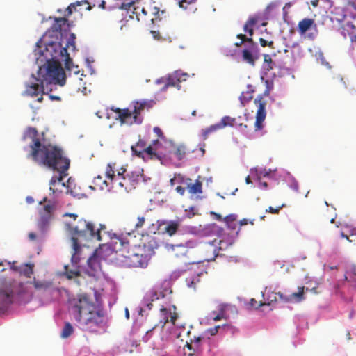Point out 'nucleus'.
Instances as JSON below:
<instances>
[{
	"label": "nucleus",
	"instance_id": "1",
	"mask_svg": "<svg viewBox=\"0 0 356 356\" xmlns=\"http://www.w3.org/2000/svg\"><path fill=\"white\" fill-rule=\"evenodd\" d=\"M70 312L83 331L97 334L106 327L104 310L97 306L86 293L77 294L71 300Z\"/></svg>",
	"mask_w": 356,
	"mask_h": 356
},
{
	"label": "nucleus",
	"instance_id": "2",
	"mask_svg": "<svg viewBox=\"0 0 356 356\" xmlns=\"http://www.w3.org/2000/svg\"><path fill=\"white\" fill-rule=\"evenodd\" d=\"M30 156L39 165L53 170L67 171L70 161L63 149L48 142L44 135H33Z\"/></svg>",
	"mask_w": 356,
	"mask_h": 356
},
{
	"label": "nucleus",
	"instance_id": "3",
	"mask_svg": "<svg viewBox=\"0 0 356 356\" xmlns=\"http://www.w3.org/2000/svg\"><path fill=\"white\" fill-rule=\"evenodd\" d=\"M40 54L47 62L44 80L51 83L64 86L66 75L61 66V62H65V69H70V64H72V60L66 47L60 42H51L46 44L44 50L40 51Z\"/></svg>",
	"mask_w": 356,
	"mask_h": 356
},
{
	"label": "nucleus",
	"instance_id": "4",
	"mask_svg": "<svg viewBox=\"0 0 356 356\" xmlns=\"http://www.w3.org/2000/svg\"><path fill=\"white\" fill-rule=\"evenodd\" d=\"M64 217L70 219L65 222L67 230L72 235V247L77 251L80 248L79 240L92 241L95 224L83 218H79L74 213H65Z\"/></svg>",
	"mask_w": 356,
	"mask_h": 356
},
{
	"label": "nucleus",
	"instance_id": "5",
	"mask_svg": "<svg viewBox=\"0 0 356 356\" xmlns=\"http://www.w3.org/2000/svg\"><path fill=\"white\" fill-rule=\"evenodd\" d=\"M154 100H138L132 102L129 108H120L113 106L111 110L118 114L116 120L121 124L131 126L132 124H140L143 121L142 115L145 110L149 111L154 106Z\"/></svg>",
	"mask_w": 356,
	"mask_h": 356
},
{
	"label": "nucleus",
	"instance_id": "6",
	"mask_svg": "<svg viewBox=\"0 0 356 356\" xmlns=\"http://www.w3.org/2000/svg\"><path fill=\"white\" fill-rule=\"evenodd\" d=\"M108 239L113 241L112 245L116 250L118 248V245L127 248V246L133 243V238H131V233H127L125 235L122 234L118 235L108 231L105 225L99 224L97 228L95 226L92 241H106Z\"/></svg>",
	"mask_w": 356,
	"mask_h": 356
},
{
	"label": "nucleus",
	"instance_id": "7",
	"mask_svg": "<svg viewBox=\"0 0 356 356\" xmlns=\"http://www.w3.org/2000/svg\"><path fill=\"white\" fill-rule=\"evenodd\" d=\"M174 147L175 143L167 139L165 135H158V138L152 140L146 149L148 159L162 161L172 152Z\"/></svg>",
	"mask_w": 356,
	"mask_h": 356
},
{
	"label": "nucleus",
	"instance_id": "8",
	"mask_svg": "<svg viewBox=\"0 0 356 356\" xmlns=\"http://www.w3.org/2000/svg\"><path fill=\"white\" fill-rule=\"evenodd\" d=\"M241 41L236 42L234 45L240 47L245 42L248 43L247 47L242 51L243 60L251 65H254L255 61L259 58V48L252 38H248L245 35L240 33L236 35Z\"/></svg>",
	"mask_w": 356,
	"mask_h": 356
},
{
	"label": "nucleus",
	"instance_id": "9",
	"mask_svg": "<svg viewBox=\"0 0 356 356\" xmlns=\"http://www.w3.org/2000/svg\"><path fill=\"white\" fill-rule=\"evenodd\" d=\"M234 243V240L229 239L228 241H225L224 238L217 241L216 240H213L211 242L204 243L200 246V251L202 252L204 256V260L205 261H211L213 260L216 257L218 254V248L217 245H219V249L225 250L228 248V246L232 245Z\"/></svg>",
	"mask_w": 356,
	"mask_h": 356
},
{
	"label": "nucleus",
	"instance_id": "10",
	"mask_svg": "<svg viewBox=\"0 0 356 356\" xmlns=\"http://www.w3.org/2000/svg\"><path fill=\"white\" fill-rule=\"evenodd\" d=\"M116 251L122 252L121 254L124 258L123 261L129 267L136 268L147 266L145 261L140 258L139 254L134 252V249L131 245H128L127 248L118 246Z\"/></svg>",
	"mask_w": 356,
	"mask_h": 356
},
{
	"label": "nucleus",
	"instance_id": "11",
	"mask_svg": "<svg viewBox=\"0 0 356 356\" xmlns=\"http://www.w3.org/2000/svg\"><path fill=\"white\" fill-rule=\"evenodd\" d=\"M254 104L257 107V111L256 114V121H255V127L256 131H259L263 127V122L266 118V102L264 100V98L261 95L257 96V97L254 99Z\"/></svg>",
	"mask_w": 356,
	"mask_h": 356
},
{
	"label": "nucleus",
	"instance_id": "12",
	"mask_svg": "<svg viewBox=\"0 0 356 356\" xmlns=\"http://www.w3.org/2000/svg\"><path fill=\"white\" fill-rule=\"evenodd\" d=\"M157 230L159 234H168L170 236L176 234L180 227V222L179 220H158L157 221Z\"/></svg>",
	"mask_w": 356,
	"mask_h": 356
},
{
	"label": "nucleus",
	"instance_id": "13",
	"mask_svg": "<svg viewBox=\"0 0 356 356\" xmlns=\"http://www.w3.org/2000/svg\"><path fill=\"white\" fill-rule=\"evenodd\" d=\"M131 238H133V243H131V247L134 249V252L139 254L140 258L144 260L147 265L148 261L154 254L153 248L149 245L145 243L136 245L135 244L136 236L131 235Z\"/></svg>",
	"mask_w": 356,
	"mask_h": 356
},
{
	"label": "nucleus",
	"instance_id": "14",
	"mask_svg": "<svg viewBox=\"0 0 356 356\" xmlns=\"http://www.w3.org/2000/svg\"><path fill=\"white\" fill-rule=\"evenodd\" d=\"M36 81L38 83H31L26 84V90L25 94L31 96V97H37L39 95H40V97H39L37 99V101L38 102H42L43 100L42 95L44 94V85H43V80H39L38 79H36Z\"/></svg>",
	"mask_w": 356,
	"mask_h": 356
},
{
	"label": "nucleus",
	"instance_id": "15",
	"mask_svg": "<svg viewBox=\"0 0 356 356\" xmlns=\"http://www.w3.org/2000/svg\"><path fill=\"white\" fill-rule=\"evenodd\" d=\"M172 252L174 256L177 259H180L181 263L184 264L185 266L193 265L199 263V261L191 260L187 256V253L188 252L187 247L182 244L173 246Z\"/></svg>",
	"mask_w": 356,
	"mask_h": 356
},
{
	"label": "nucleus",
	"instance_id": "16",
	"mask_svg": "<svg viewBox=\"0 0 356 356\" xmlns=\"http://www.w3.org/2000/svg\"><path fill=\"white\" fill-rule=\"evenodd\" d=\"M172 308L174 309L173 312L171 311V309H167L163 307L160 309L161 319L159 324L161 327H163L168 322H171L173 325L175 324L178 315L176 312V307L173 305Z\"/></svg>",
	"mask_w": 356,
	"mask_h": 356
},
{
	"label": "nucleus",
	"instance_id": "17",
	"mask_svg": "<svg viewBox=\"0 0 356 356\" xmlns=\"http://www.w3.org/2000/svg\"><path fill=\"white\" fill-rule=\"evenodd\" d=\"M120 8L127 11L130 19H136L137 21L140 20L139 13L136 12V10H140V6L136 5L134 0L130 1H123Z\"/></svg>",
	"mask_w": 356,
	"mask_h": 356
},
{
	"label": "nucleus",
	"instance_id": "18",
	"mask_svg": "<svg viewBox=\"0 0 356 356\" xmlns=\"http://www.w3.org/2000/svg\"><path fill=\"white\" fill-rule=\"evenodd\" d=\"M148 145L146 141L143 139H139L138 141L134 145H131V149L134 155L143 160L148 159V156L146 153V149Z\"/></svg>",
	"mask_w": 356,
	"mask_h": 356
},
{
	"label": "nucleus",
	"instance_id": "19",
	"mask_svg": "<svg viewBox=\"0 0 356 356\" xmlns=\"http://www.w3.org/2000/svg\"><path fill=\"white\" fill-rule=\"evenodd\" d=\"M203 338L200 336H193L190 339V342H186L185 346L189 350L193 352L188 353V356H193L195 354H199L202 351L201 343Z\"/></svg>",
	"mask_w": 356,
	"mask_h": 356
},
{
	"label": "nucleus",
	"instance_id": "20",
	"mask_svg": "<svg viewBox=\"0 0 356 356\" xmlns=\"http://www.w3.org/2000/svg\"><path fill=\"white\" fill-rule=\"evenodd\" d=\"M234 124L235 119L232 118L229 116H225L224 118H222L220 122L213 124L210 126L208 129H207L204 131V134H210L211 132L216 131L227 126L234 127Z\"/></svg>",
	"mask_w": 356,
	"mask_h": 356
},
{
	"label": "nucleus",
	"instance_id": "21",
	"mask_svg": "<svg viewBox=\"0 0 356 356\" xmlns=\"http://www.w3.org/2000/svg\"><path fill=\"white\" fill-rule=\"evenodd\" d=\"M311 29H316V24L315 23L314 19L311 18H304L298 22V31L301 35H305L307 31Z\"/></svg>",
	"mask_w": 356,
	"mask_h": 356
},
{
	"label": "nucleus",
	"instance_id": "22",
	"mask_svg": "<svg viewBox=\"0 0 356 356\" xmlns=\"http://www.w3.org/2000/svg\"><path fill=\"white\" fill-rule=\"evenodd\" d=\"M90 188L93 190L109 191L112 186L111 181H108L104 179V178L102 176L98 175L97 177L94 178L93 186H91Z\"/></svg>",
	"mask_w": 356,
	"mask_h": 356
},
{
	"label": "nucleus",
	"instance_id": "23",
	"mask_svg": "<svg viewBox=\"0 0 356 356\" xmlns=\"http://www.w3.org/2000/svg\"><path fill=\"white\" fill-rule=\"evenodd\" d=\"M58 172V176H53L49 181V190L53 193H56L58 188L56 187V184H61L62 186H65V184L63 182L64 178L67 175V171L56 170Z\"/></svg>",
	"mask_w": 356,
	"mask_h": 356
},
{
	"label": "nucleus",
	"instance_id": "24",
	"mask_svg": "<svg viewBox=\"0 0 356 356\" xmlns=\"http://www.w3.org/2000/svg\"><path fill=\"white\" fill-rule=\"evenodd\" d=\"M12 291L0 290V311L6 309L13 302Z\"/></svg>",
	"mask_w": 356,
	"mask_h": 356
},
{
	"label": "nucleus",
	"instance_id": "25",
	"mask_svg": "<svg viewBox=\"0 0 356 356\" xmlns=\"http://www.w3.org/2000/svg\"><path fill=\"white\" fill-rule=\"evenodd\" d=\"M356 27L352 23H346L342 28V33L346 38L348 33V37L352 43L356 44Z\"/></svg>",
	"mask_w": 356,
	"mask_h": 356
},
{
	"label": "nucleus",
	"instance_id": "26",
	"mask_svg": "<svg viewBox=\"0 0 356 356\" xmlns=\"http://www.w3.org/2000/svg\"><path fill=\"white\" fill-rule=\"evenodd\" d=\"M298 291L296 293H293L288 298H286V302H300L301 301L305 300L304 293L305 291H308V288H305V286H299L298 288Z\"/></svg>",
	"mask_w": 356,
	"mask_h": 356
},
{
	"label": "nucleus",
	"instance_id": "27",
	"mask_svg": "<svg viewBox=\"0 0 356 356\" xmlns=\"http://www.w3.org/2000/svg\"><path fill=\"white\" fill-rule=\"evenodd\" d=\"M65 24L69 26L68 20L65 17L55 18V22L51 26V31L54 33H60L63 31V26Z\"/></svg>",
	"mask_w": 356,
	"mask_h": 356
},
{
	"label": "nucleus",
	"instance_id": "28",
	"mask_svg": "<svg viewBox=\"0 0 356 356\" xmlns=\"http://www.w3.org/2000/svg\"><path fill=\"white\" fill-rule=\"evenodd\" d=\"M181 78L180 74L176 72L174 74L170 75L168 78L167 83L165 86V88L168 87H177L178 89H180L181 86Z\"/></svg>",
	"mask_w": 356,
	"mask_h": 356
},
{
	"label": "nucleus",
	"instance_id": "29",
	"mask_svg": "<svg viewBox=\"0 0 356 356\" xmlns=\"http://www.w3.org/2000/svg\"><path fill=\"white\" fill-rule=\"evenodd\" d=\"M40 220L38 222V225L41 229H44L49 222V221L51 220L53 214L45 211L40 209Z\"/></svg>",
	"mask_w": 356,
	"mask_h": 356
},
{
	"label": "nucleus",
	"instance_id": "30",
	"mask_svg": "<svg viewBox=\"0 0 356 356\" xmlns=\"http://www.w3.org/2000/svg\"><path fill=\"white\" fill-rule=\"evenodd\" d=\"M188 152V148L184 144H180L179 145H176L175 144V147H172V150L171 153H173L178 160H181L186 155Z\"/></svg>",
	"mask_w": 356,
	"mask_h": 356
},
{
	"label": "nucleus",
	"instance_id": "31",
	"mask_svg": "<svg viewBox=\"0 0 356 356\" xmlns=\"http://www.w3.org/2000/svg\"><path fill=\"white\" fill-rule=\"evenodd\" d=\"M187 188L191 194H199L202 192V184L199 180H196L194 184L187 185Z\"/></svg>",
	"mask_w": 356,
	"mask_h": 356
},
{
	"label": "nucleus",
	"instance_id": "32",
	"mask_svg": "<svg viewBox=\"0 0 356 356\" xmlns=\"http://www.w3.org/2000/svg\"><path fill=\"white\" fill-rule=\"evenodd\" d=\"M83 4H89L88 2L86 0L81 1H76L74 3H71L66 10L67 13L65 14L66 16H70L73 10H76L77 6H80ZM92 9V6L90 5H88L87 7V10H90Z\"/></svg>",
	"mask_w": 356,
	"mask_h": 356
},
{
	"label": "nucleus",
	"instance_id": "33",
	"mask_svg": "<svg viewBox=\"0 0 356 356\" xmlns=\"http://www.w3.org/2000/svg\"><path fill=\"white\" fill-rule=\"evenodd\" d=\"M88 265L93 272H97L100 269L99 259L96 255L90 257L88 259Z\"/></svg>",
	"mask_w": 356,
	"mask_h": 356
},
{
	"label": "nucleus",
	"instance_id": "34",
	"mask_svg": "<svg viewBox=\"0 0 356 356\" xmlns=\"http://www.w3.org/2000/svg\"><path fill=\"white\" fill-rule=\"evenodd\" d=\"M253 90L243 92L239 97L241 104L244 106L253 98Z\"/></svg>",
	"mask_w": 356,
	"mask_h": 356
},
{
	"label": "nucleus",
	"instance_id": "35",
	"mask_svg": "<svg viewBox=\"0 0 356 356\" xmlns=\"http://www.w3.org/2000/svg\"><path fill=\"white\" fill-rule=\"evenodd\" d=\"M155 10H157V11L154 13L155 17L152 19L153 23H157L167 18L168 14L165 10L160 11L157 8H155Z\"/></svg>",
	"mask_w": 356,
	"mask_h": 356
},
{
	"label": "nucleus",
	"instance_id": "36",
	"mask_svg": "<svg viewBox=\"0 0 356 356\" xmlns=\"http://www.w3.org/2000/svg\"><path fill=\"white\" fill-rule=\"evenodd\" d=\"M74 332V328L70 323H65L60 334L62 338L69 337Z\"/></svg>",
	"mask_w": 356,
	"mask_h": 356
},
{
	"label": "nucleus",
	"instance_id": "37",
	"mask_svg": "<svg viewBox=\"0 0 356 356\" xmlns=\"http://www.w3.org/2000/svg\"><path fill=\"white\" fill-rule=\"evenodd\" d=\"M264 69L266 70L270 71L273 69L275 64L271 58V56L269 54L264 55Z\"/></svg>",
	"mask_w": 356,
	"mask_h": 356
},
{
	"label": "nucleus",
	"instance_id": "38",
	"mask_svg": "<svg viewBox=\"0 0 356 356\" xmlns=\"http://www.w3.org/2000/svg\"><path fill=\"white\" fill-rule=\"evenodd\" d=\"M211 318H212L213 320L215 321H218L222 318H225V308L222 306H221L217 314H216V312H212L211 314Z\"/></svg>",
	"mask_w": 356,
	"mask_h": 356
},
{
	"label": "nucleus",
	"instance_id": "39",
	"mask_svg": "<svg viewBox=\"0 0 356 356\" xmlns=\"http://www.w3.org/2000/svg\"><path fill=\"white\" fill-rule=\"evenodd\" d=\"M263 297H264V293H263ZM264 301L260 300V301L257 302V300H255V299L252 298L250 300V304L252 307H254L255 309H258L260 307L264 306V305H269L270 304V302L266 301L265 298H264Z\"/></svg>",
	"mask_w": 356,
	"mask_h": 356
},
{
	"label": "nucleus",
	"instance_id": "40",
	"mask_svg": "<svg viewBox=\"0 0 356 356\" xmlns=\"http://www.w3.org/2000/svg\"><path fill=\"white\" fill-rule=\"evenodd\" d=\"M106 175L108 179H110V181L112 183V181L114 180L115 174L114 170V166H113L111 164L108 163L106 168Z\"/></svg>",
	"mask_w": 356,
	"mask_h": 356
},
{
	"label": "nucleus",
	"instance_id": "41",
	"mask_svg": "<svg viewBox=\"0 0 356 356\" xmlns=\"http://www.w3.org/2000/svg\"><path fill=\"white\" fill-rule=\"evenodd\" d=\"M76 35L74 33H71L70 35V38L67 40V44L65 47L66 49H71L72 51H75L76 49V43H75Z\"/></svg>",
	"mask_w": 356,
	"mask_h": 356
},
{
	"label": "nucleus",
	"instance_id": "42",
	"mask_svg": "<svg viewBox=\"0 0 356 356\" xmlns=\"http://www.w3.org/2000/svg\"><path fill=\"white\" fill-rule=\"evenodd\" d=\"M65 274L68 279H72L78 277L80 275L79 271L75 270L69 269L67 266H65Z\"/></svg>",
	"mask_w": 356,
	"mask_h": 356
},
{
	"label": "nucleus",
	"instance_id": "43",
	"mask_svg": "<svg viewBox=\"0 0 356 356\" xmlns=\"http://www.w3.org/2000/svg\"><path fill=\"white\" fill-rule=\"evenodd\" d=\"M22 273L27 277H31L33 273V265L30 264H26L22 271Z\"/></svg>",
	"mask_w": 356,
	"mask_h": 356
},
{
	"label": "nucleus",
	"instance_id": "44",
	"mask_svg": "<svg viewBox=\"0 0 356 356\" xmlns=\"http://www.w3.org/2000/svg\"><path fill=\"white\" fill-rule=\"evenodd\" d=\"M317 56V60L318 61H320V63L324 65L325 67H326L327 69H331L332 68V66L330 65V63L327 62L323 55V54L322 52H319L316 55Z\"/></svg>",
	"mask_w": 356,
	"mask_h": 356
},
{
	"label": "nucleus",
	"instance_id": "45",
	"mask_svg": "<svg viewBox=\"0 0 356 356\" xmlns=\"http://www.w3.org/2000/svg\"><path fill=\"white\" fill-rule=\"evenodd\" d=\"M180 8L187 9L190 5L195 3L196 0H176Z\"/></svg>",
	"mask_w": 356,
	"mask_h": 356
},
{
	"label": "nucleus",
	"instance_id": "46",
	"mask_svg": "<svg viewBox=\"0 0 356 356\" xmlns=\"http://www.w3.org/2000/svg\"><path fill=\"white\" fill-rule=\"evenodd\" d=\"M346 10L351 12V17H355L356 16V4L353 1H348L346 6Z\"/></svg>",
	"mask_w": 356,
	"mask_h": 356
},
{
	"label": "nucleus",
	"instance_id": "47",
	"mask_svg": "<svg viewBox=\"0 0 356 356\" xmlns=\"http://www.w3.org/2000/svg\"><path fill=\"white\" fill-rule=\"evenodd\" d=\"M145 218L143 216H138L136 218V222L134 223L135 229L138 230L142 228L145 224Z\"/></svg>",
	"mask_w": 356,
	"mask_h": 356
},
{
	"label": "nucleus",
	"instance_id": "48",
	"mask_svg": "<svg viewBox=\"0 0 356 356\" xmlns=\"http://www.w3.org/2000/svg\"><path fill=\"white\" fill-rule=\"evenodd\" d=\"M33 284L36 289H47L49 286V284L48 283L35 280H34Z\"/></svg>",
	"mask_w": 356,
	"mask_h": 356
},
{
	"label": "nucleus",
	"instance_id": "49",
	"mask_svg": "<svg viewBox=\"0 0 356 356\" xmlns=\"http://www.w3.org/2000/svg\"><path fill=\"white\" fill-rule=\"evenodd\" d=\"M223 220L226 222L228 227H231V223L236 222V216L234 214H230L224 218Z\"/></svg>",
	"mask_w": 356,
	"mask_h": 356
},
{
	"label": "nucleus",
	"instance_id": "50",
	"mask_svg": "<svg viewBox=\"0 0 356 356\" xmlns=\"http://www.w3.org/2000/svg\"><path fill=\"white\" fill-rule=\"evenodd\" d=\"M259 42H260L261 46L263 47H269L271 49H274L275 48L274 47V42H273V40L267 41L265 39L261 38H259Z\"/></svg>",
	"mask_w": 356,
	"mask_h": 356
},
{
	"label": "nucleus",
	"instance_id": "51",
	"mask_svg": "<svg viewBox=\"0 0 356 356\" xmlns=\"http://www.w3.org/2000/svg\"><path fill=\"white\" fill-rule=\"evenodd\" d=\"M280 3L279 1H273L269 3L266 8V12L267 13H270L273 10L277 8L280 6Z\"/></svg>",
	"mask_w": 356,
	"mask_h": 356
},
{
	"label": "nucleus",
	"instance_id": "52",
	"mask_svg": "<svg viewBox=\"0 0 356 356\" xmlns=\"http://www.w3.org/2000/svg\"><path fill=\"white\" fill-rule=\"evenodd\" d=\"M161 294V293H159V294H158L156 291H149L148 296L151 299V301L152 302L154 301L155 300H158Z\"/></svg>",
	"mask_w": 356,
	"mask_h": 356
},
{
	"label": "nucleus",
	"instance_id": "53",
	"mask_svg": "<svg viewBox=\"0 0 356 356\" xmlns=\"http://www.w3.org/2000/svg\"><path fill=\"white\" fill-rule=\"evenodd\" d=\"M151 34L155 40H157L159 41L166 40L165 38H163L161 36L160 33L158 31H151Z\"/></svg>",
	"mask_w": 356,
	"mask_h": 356
},
{
	"label": "nucleus",
	"instance_id": "54",
	"mask_svg": "<svg viewBox=\"0 0 356 356\" xmlns=\"http://www.w3.org/2000/svg\"><path fill=\"white\" fill-rule=\"evenodd\" d=\"M66 70L70 72V74L73 72L74 74H78L79 73V70L78 65H74L73 63H72V64H70V68L66 69Z\"/></svg>",
	"mask_w": 356,
	"mask_h": 356
},
{
	"label": "nucleus",
	"instance_id": "55",
	"mask_svg": "<svg viewBox=\"0 0 356 356\" xmlns=\"http://www.w3.org/2000/svg\"><path fill=\"white\" fill-rule=\"evenodd\" d=\"M284 205L282 204V206L277 207L276 208H274L273 207H269L268 209H266V212H269L273 214H277L280 211V210L284 207Z\"/></svg>",
	"mask_w": 356,
	"mask_h": 356
},
{
	"label": "nucleus",
	"instance_id": "56",
	"mask_svg": "<svg viewBox=\"0 0 356 356\" xmlns=\"http://www.w3.org/2000/svg\"><path fill=\"white\" fill-rule=\"evenodd\" d=\"M341 12L340 13H336V15H338L337 17H336V20L339 22L343 21L347 15V14L344 13V10L343 9H341Z\"/></svg>",
	"mask_w": 356,
	"mask_h": 356
},
{
	"label": "nucleus",
	"instance_id": "57",
	"mask_svg": "<svg viewBox=\"0 0 356 356\" xmlns=\"http://www.w3.org/2000/svg\"><path fill=\"white\" fill-rule=\"evenodd\" d=\"M41 209L45 211H47L51 214H53V212H54V207L53 204H45L44 205Z\"/></svg>",
	"mask_w": 356,
	"mask_h": 356
},
{
	"label": "nucleus",
	"instance_id": "58",
	"mask_svg": "<svg viewBox=\"0 0 356 356\" xmlns=\"http://www.w3.org/2000/svg\"><path fill=\"white\" fill-rule=\"evenodd\" d=\"M257 23V19L254 18L249 19L245 24V29H247L248 27H253Z\"/></svg>",
	"mask_w": 356,
	"mask_h": 356
},
{
	"label": "nucleus",
	"instance_id": "59",
	"mask_svg": "<svg viewBox=\"0 0 356 356\" xmlns=\"http://www.w3.org/2000/svg\"><path fill=\"white\" fill-rule=\"evenodd\" d=\"M80 249H81V248H80L77 251H75V250L73 248V250H74V253H73V254H72V259H71V260H72V261L73 263L77 264V263H78V261H79V257L77 256V254L79 252Z\"/></svg>",
	"mask_w": 356,
	"mask_h": 356
},
{
	"label": "nucleus",
	"instance_id": "60",
	"mask_svg": "<svg viewBox=\"0 0 356 356\" xmlns=\"http://www.w3.org/2000/svg\"><path fill=\"white\" fill-rule=\"evenodd\" d=\"M243 31L245 33H248L249 34V38H252V35L254 34V29L252 27H248L247 28V29H245V26H243Z\"/></svg>",
	"mask_w": 356,
	"mask_h": 356
},
{
	"label": "nucleus",
	"instance_id": "61",
	"mask_svg": "<svg viewBox=\"0 0 356 356\" xmlns=\"http://www.w3.org/2000/svg\"><path fill=\"white\" fill-rule=\"evenodd\" d=\"M219 328H220V326L218 325V326H216L213 328L209 329L208 331L211 335L213 336L218 332Z\"/></svg>",
	"mask_w": 356,
	"mask_h": 356
},
{
	"label": "nucleus",
	"instance_id": "62",
	"mask_svg": "<svg viewBox=\"0 0 356 356\" xmlns=\"http://www.w3.org/2000/svg\"><path fill=\"white\" fill-rule=\"evenodd\" d=\"M257 179L259 181V186L264 189H266L268 188V184L265 181H260V177L257 175Z\"/></svg>",
	"mask_w": 356,
	"mask_h": 356
},
{
	"label": "nucleus",
	"instance_id": "63",
	"mask_svg": "<svg viewBox=\"0 0 356 356\" xmlns=\"http://www.w3.org/2000/svg\"><path fill=\"white\" fill-rule=\"evenodd\" d=\"M176 191L181 195H183L185 193V188L181 186H178L176 187Z\"/></svg>",
	"mask_w": 356,
	"mask_h": 356
},
{
	"label": "nucleus",
	"instance_id": "64",
	"mask_svg": "<svg viewBox=\"0 0 356 356\" xmlns=\"http://www.w3.org/2000/svg\"><path fill=\"white\" fill-rule=\"evenodd\" d=\"M28 236L31 241H35L36 239V234L33 232H30Z\"/></svg>",
	"mask_w": 356,
	"mask_h": 356
}]
</instances>
